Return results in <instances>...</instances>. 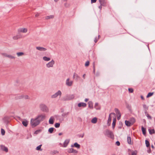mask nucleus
Returning a JSON list of instances; mask_svg holds the SVG:
<instances>
[{
	"mask_svg": "<svg viewBox=\"0 0 155 155\" xmlns=\"http://www.w3.org/2000/svg\"><path fill=\"white\" fill-rule=\"evenodd\" d=\"M40 123L39 121L38 120L36 117L35 119L32 118L31 119L30 123L32 127L38 125Z\"/></svg>",
	"mask_w": 155,
	"mask_h": 155,
	"instance_id": "nucleus-1",
	"label": "nucleus"
},
{
	"mask_svg": "<svg viewBox=\"0 0 155 155\" xmlns=\"http://www.w3.org/2000/svg\"><path fill=\"white\" fill-rule=\"evenodd\" d=\"M104 134L112 139L114 138V136L113 132L108 129H107L104 132Z\"/></svg>",
	"mask_w": 155,
	"mask_h": 155,
	"instance_id": "nucleus-2",
	"label": "nucleus"
},
{
	"mask_svg": "<svg viewBox=\"0 0 155 155\" xmlns=\"http://www.w3.org/2000/svg\"><path fill=\"white\" fill-rule=\"evenodd\" d=\"M45 114H42L38 115L36 118L39 121L40 123L41 121H43L45 118Z\"/></svg>",
	"mask_w": 155,
	"mask_h": 155,
	"instance_id": "nucleus-3",
	"label": "nucleus"
},
{
	"mask_svg": "<svg viewBox=\"0 0 155 155\" xmlns=\"http://www.w3.org/2000/svg\"><path fill=\"white\" fill-rule=\"evenodd\" d=\"M40 108L41 110L43 112H47L48 110L47 106L44 104H41L40 105Z\"/></svg>",
	"mask_w": 155,
	"mask_h": 155,
	"instance_id": "nucleus-4",
	"label": "nucleus"
},
{
	"mask_svg": "<svg viewBox=\"0 0 155 155\" xmlns=\"http://www.w3.org/2000/svg\"><path fill=\"white\" fill-rule=\"evenodd\" d=\"M62 93L61 91L60 90L58 91L57 92H56L54 94L52 95L51 96V98H54L57 97L58 96L60 97L61 96Z\"/></svg>",
	"mask_w": 155,
	"mask_h": 155,
	"instance_id": "nucleus-5",
	"label": "nucleus"
},
{
	"mask_svg": "<svg viewBox=\"0 0 155 155\" xmlns=\"http://www.w3.org/2000/svg\"><path fill=\"white\" fill-rule=\"evenodd\" d=\"M74 97V96L73 94L67 96L64 99V101H68L73 99Z\"/></svg>",
	"mask_w": 155,
	"mask_h": 155,
	"instance_id": "nucleus-6",
	"label": "nucleus"
},
{
	"mask_svg": "<svg viewBox=\"0 0 155 155\" xmlns=\"http://www.w3.org/2000/svg\"><path fill=\"white\" fill-rule=\"evenodd\" d=\"M54 64V60H52L51 61L48 62L46 64V67L48 68L52 67L53 66V65Z\"/></svg>",
	"mask_w": 155,
	"mask_h": 155,
	"instance_id": "nucleus-7",
	"label": "nucleus"
},
{
	"mask_svg": "<svg viewBox=\"0 0 155 155\" xmlns=\"http://www.w3.org/2000/svg\"><path fill=\"white\" fill-rule=\"evenodd\" d=\"M73 78L76 81H78L81 79L80 77L75 73H74Z\"/></svg>",
	"mask_w": 155,
	"mask_h": 155,
	"instance_id": "nucleus-8",
	"label": "nucleus"
},
{
	"mask_svg": "<svg viewBox=\"0 0 155 155\" xmlns=\"http://www.w3.org/2000/svg\"><path fill=\"white\" fill-rule=\"evenodd\" d=\"M0 148L1 150L3 151H4L6 152H7L8 151V150L7 147H5L3 145H1L0 146Z\"/></svg>",
	"mask_w": 155,
	"mask_h": 155,
	"instance_id": "nucleus-9",
	"label": "nucleus"
},
{
	"mask_svg": "<svg viewBox=\"0 0 155 155\" xmlns=\"http://www.w3.org/2000/svg\"><path fill=\"white\" fill-rule=\"evenodd\" d=\"M18 31V32L26 33L27 31V29L26 28H20Z\"/></svg>",
	"mask_w": 155,
	"mask_h": 155,
	"instance_id": "nucleus-10",
	"label": "nucleus"
},
{
	"mask_svg": "<svg viewBox=\"0 0 155 155\" xmlns=\"http://www.w3.org/2000/svg\"><path fill=\"white\" fill-rule=\"evenodd\" d=\"M66 84L68 86H71L73 84V81H69V78H68L66 81Z\"/></svg>",
	"mask_w": 155,
	"mask_h": 155,
	"instance_id": "nucleus-11",
	"label": "nucleus"
},
{
	"mask_svg": "<svg viewBox=\"0 0 155 155\" xmlns=\"http://www.w3.org/2000/svg\"><path fill=\"white\" fill-rule=\"evenodd\" d=\"M36 48L37 50L40 51H45L47 50V49L46 48L43 47H36Z\"/></svg>",
	"mask_w": 155,
	"mask_h": 155,
	"instance_id": "nucleus-12",
	"label": "nucleus"
},
{
	"mask_svg": "<svg viewBox=\"0 0 155 155\" xmlns=\"http://www.w3.org/2000/svg\"><path fill=\"white\" fill-rule=\"evenodd\" d=\"M68 152L69 153H78V151L75 150H74L73 148H71L69 149L68 150Z\"/></svg>",
	"mask_w": 155,
	"mask_h": 155,
	"instance_id": "nucleus-13",
	"label": "nucleus"
},
{
	"mask_svg": "<svg viewBox=\"0 0 155 155\" xmlns=\"http://www.w3.org/2000/svg\"><path fill=\"white\" fill-rule=\"evenodd\" d=\"M9 118L7 116H5L3 118V120L5 123H7L9 122Z\"/></svg>",
	"mask_w": 155,
	"mask_h": 155,
	"instance_id": "nucleus-14",
	"label": "nucleus"
},
{
	"mask_svg": "<svg viewBox=\"0 0 155 155\" xmlns=\"http://www.w3.org/2000/svg\"><path fill=\"white\" fill-rule=\"evenodd\" d=\"M113 114L114 115H115V114L114 113H111L109 115V117L108 118V120H107V123L108 124H109V125H110V122L111 121V118L110 117V115L111 114Z\"/></svg>",
	"mask_w": 155,
	"mask_h": 155,
	"instance_id": "nucleus-15",
	"label": "nucleus"
},
{
	"mask_svg": "<svg viewBox=\"0 0 155 155\" xmlns=\"http://www.w3.org/2000/svg\"><path fill=\"white\" fill-rule=\"evenodd\" d=\"M99 1L101 5L104 6H106V3L105 2V0H99Z\"/></svg>",
	"mask_w": 155,
	"mask_h": 155,
	"instance_id": "nucleus-16",
	"label": "nucleus"
},
{
	"mask_svg": "<svg viewBox=\"0 0 155 155\" xmlns=\"http://www.w3.org/2000/svg\"><path fill=\"white\" fill-rule=\"evenodd\" d=\"M87 104L83 102H81L79 103L78 104V106L79 107H85L86 106Z\"/></svg>",
	"mask_w": 155,
	"mask_h": 155,
	"instance_id": "nucleus-17",
	"label": "nucleus"
},
{
	"mask_svg": "<svg viewBox=\"0 0 155 155\" xmlns=\"http://www.w3.org/2000/svg\"><path fill=\"white\" fill-rule=\"evenodd\" d=\"M70 141L69 139H66L65 140L63 143V147H66L67 146Z\"/></svg>",
	"mask_w": 155,
	"mask_h": 155,
	"instance_id": "nucleus-18",
	"label": "nucleus"
},
{
	"mask_svg": "<svg viewBox=\"0 0 155 155\" xmlns=\"http://www.w3.org/2000/svg\"><path fill=\"white\" fill-rule=\"evenodd\" d=\"M88 107L91 109L93 108V103L91 101H89L88 102Z\"/></svg>",
	"mask_w": 155,
	"mask_h": 155,
	"instance_id": "nucleus-19",
	"label": "nucleus"
},
{
	"mask_svg": "<svg viewBox=\"0 0 155 155\" xmlns=\"http://www.w3.org/2000/svg\"><path fill=\"white\" fill-rule=\"evenodd\" d=\"M54 118L53 117H51L49 120V124H53L54 122Z\"/></svg>",
	"mask_w": 155,
	"mask_h": 155,
	"instance_id": "nucleus-20",
	"label": "nucleus"
},
{
	"mask_svg": "<svg viewBox=\"0 0 155 155\" xmlns=\"http://www.w3.org/2000/svg\"><path fill=\"white\" fill-rule=\"evenodd\" d=\"M71 146V147H74L78 148H80V145L77 143H75L74 145H72Z\"/></svg>",
	"mask_w": 155,
	"mask_h": 155,
	"instance_id": "nucleus-21",
	"label": "nucleus"
},
{
	"mask_svg": "<svg viewBox=\"0 0 155 155\" xmlns=\"http://www.w3.org/2000/svg\"><path fill=\"white\" fill-rule=\"evenodd\" d=\"M148 131L149 134L151 135L155 133V131L154 129H151V128H149L148 129Z\"/></svg>",
	"mask_w": 155,
	"mask_h": 155,
	"instance_id": "nucleus-22",
	"label": "nucleus"
},
{
	"mask_svg": "<svg viewBox=\"0 0 155 155\" xmlns=\"http://www.w3.org/2000/svg\"><path fill=\"white\" fill-rule=\"evenodd\" d=\"M141 130L143 133V134L145 136L146 134V129L144 128L143 126H142Z\"/></svg>",
	"mask_w": 155,
	"mask_h": 155,
	"instance_id": "nucleus-23",
	"label": "nucleus"
},
{
	"mask_svg": "<svg viewBox=\"0 0 155 155\" xmlns=\"http://www.w3.org/2000/svg\"><path fill=\"white\" fill-rule=\"evenodd\" d=\"M28 122L26 120H25L23 121H22V124L25 127L28 126Z\"/></svg>",
	"mask_w": 155,
	"mask_h": 155,
	"instance_id": "nucleus-24",
	"label": "nucleus"
},
{
	"mask_svg": "<svg viewBox=\"0 0 155 155\" xmlns=\"http://www.w3.org/2000/svg\"><path fill=\"white\" fill-rule=\"evenodd\" d=\"M116 118H114L113 119V122L112 123V128L113 129H114L115 126V124H116Z\"/></svg>",
	"mask_w": 155,
	"mask_h": 155,
	"instance_id": "nucleus-25",
	"label": "nucleus"
},
{
	"mask_svg": "<svg viewBox=\"0 0 155 155\" xmlns=\"http://www.w3.org/2000/svg\"><path fill=\"white\" fill-rule=\"evenodd\" d=\"M125 125L128 127H130L132 125L131 123L127 120H125Z\"/></svg>",
	"mask_w": 155,
	"mask_h": 155,
	"instance_id": "nucleus-26",
	"label": "nucleus"
},
{
	"mask_svg": "<svg viewBox=\"0 0 155 155\" xmlns=\"http://www.w3.org/2000/svg\"><path fill=\"white\" fill-rule=\"evenodd\" d=\"M24 98V95H17L16 97L15 98L16 99H22Z\"/></svg>",
	"mask_w": 155,
	"mask_h": 155,
	"instance_id": "nucleus-27",
	"label": "nucleus"
},
{
	"mask_svg": "<svg viewBox=\"0 0 155 155\" xmlns=\"http://www.w3.org/2000/svg\"><path fill=\"white\" fill-rule=\"evenodd\" d=\"M97 118L96 117H94L91 120V122L92 123L95 124L97 123Z\"/></svg>",
	"mask_w": 155,
	"mask_h": 155,
	"instance_id": "nucleus-28",
	"label": "nucleus"
},
{
	"mask_svg": "<svg viewBox=\"0 0 155 155\" xmlns=\"http://www.w3.org/2000/svg\"><path fill=\"white\" fill-rule=\"evenodd\" d=\"M43 59L44 60L46 61H48L50 60V58L47 57L46 56H44L43 57Z\"/></svg>",
	"mask_w": 155,
	"mask_h": 155,
	"instance_id": "nucleus-29",
	"label": "nucleus"
},
{
	"mask_svg": "<svg viewBox=\"0 0 155 155\" xmlns=\"http://www.w3.org/2000/svg\"><path fill=\"white\" fill-rule=\"evenodd\" d=\"M131 138L130 137L128 136L127 137V141L129 144H131Z\"/></svg>",
	"mask_w": 155,
	"mask_h": 155,
	"instance_id": "nucleus-30",
	"label": "nucleus"
},
{
	"mask_svg": "<svg viewBox=\"0 0 155 155\" xmlns=\"http://www.w3.org/2000/svg\"><path fill=\"white\" fill-rule=\"evenodd\" d=\"M54 17V16L53 15H51L49 16H48L45 17V19H52Z\"/></svg>",
	"mask_w": 155,
	"mask_h": 155,
	"instance_id": "nucleus-31",
	"label": "nucleus"
},
{
	"mask_svg": "<svg viewBox=\"0 0 155 155\" xmlns=\"http://www.w3.org/2000/svg\"><path fill=\"white\" fill-rule=\"evenodd\" d=\"M20 36L19 35H17L16 36H14L13 37V39L14 40H17L18 38H20Z\"/></svg>",
	"mask_w": 155,
	"mask_h": 155,
	"instance_id": "nucleus-32",
	"label": "nucleus"
},
{
	"mask_svg": "<svg viewBox=\"0 0 155 155\" xmlns=\"http://www.w3.org/2000/svg\"><path fill=\"white\" fill-rule=\"evenodd\" d=\"M54 128L53 127H51L49 128L48 130L49 132L51 134L53 132Z\"/></svg>",
	"mask_w": 155,
	"mask_h": 155,
	"instance_id": "nucleus-33",
	"label": "nucleus"
},
{
	"mask_svg": "<svg viewBox=\"0 0 155 155\" xmlns=\"http://www.w3.org/2000/svg\"><path fill=\"white\" fill-rule=\"evenodd\" d=\"M130 121L131 122H130L131 123V124H133L135 122V120L134 118L132 117L130 118Z\"/></svg>",
	"mask_w": 155,
	"mask_h": 155,
	"instance_id": "nucleus-34",
	"label": "nucleus"
},
{
	"mask_svg": "<svg viewBox=\"0 0 155 155\" xmlns=\"http://www.w3.org/2000/svg\"><path fill=\"white\" fill-rule=\"evenodd\" d=\"M98 104L97 103H96L95 104L94 108L97 110H99L100 108L98 107Z\"/></svg>",
	"mask_w": 155,
	"mask_h": 155,
	"instance_id": "nucleus-35",
	"label": "nucleus"
},
{
	"mask_svg": "<svg viewBox=\"0 0 155 155\" xmlns=\"http://www.w3.org/2000/svg\"><path fill=\"white\" fill-rule=\"evenodd\" d=\"M143 107L144 110H148V107L145 104H143Z\"/></svg>",
	"mask_w": 155,
	"mask_h": 155,
	"instance_id": "nucleus-36",
	"label": "nucleus"
},
{
	"mask_svg": "<svg viewBox=\"0 0 155 155\" xmlns=\"http://www.w3.org/2000/svg\"><path fill=\"white\" fill-rule=\"evenodd\" d=\"M153 94H154L153 92L149 93H148V94L147 95V97L148 98V97H149L152 96L153 95Z\"/></svg>",
	"mask_w": 155,
	"mask_h": 155,
	"instance_id": "nucleus-37",
	"label": "nucleus"
},
{
	"mask_svg": "<svg viewBox=\"0 0 155 155\" xmlns=\"http://www.w3.org/2000/svg\"><path fill=\"white\" fill-rule=\"evenodd\" d=\"M114 110L115 112H116L117 114L118 115L120 114V111L118 109L116 108Z\"/></svg>",
	"mask_w": 155,
	"mask_h": 155,
	"instance_id": "nucleus-38",
	"label": "nucleus"
},
{
	"mask_svg": "<svg viewBox=\"0 0 155 155\" xmlns=\"http://www.w3.org/2000/svg\"><path fill=\"white\" fill-rule=\"evenodd\" d=\"M145 144L147 147H148L150 146V144L149 142L147 140H145Z\"/></svg>",
	"mask_w": 155,
	"mask_h": 155,
	"instance_id": "nucleus-39",
	"label": "nucleus"
},
{
	"mask_svg": "<svg viewBox=\"0 0 155 155\" xmlns=\"http://www.w3.org/2000/svg\"><path fill=\"white\" fill-rule=\"evenodd\" d=\"M16 54L18 56H20L23 55L24 53L22 52H19L17 53Z\"/></svg>",
	"mask_w": 155,
	"mask_h": 155,
	"instance_id": "nucleus-40",
	"label": "nucleus"
},
{
	"mask_svg": "<svg viewBox=\"0 0 155 155\" xmlns=\"http://www.w3.org/2000/svg\"><path fill=\"white\" fill-rule=\"evenodd\" d=\"M42 146V145L41 144L40 145H39V146H38L36 148V150H40L41 151L42 150V149H41V147Z\"/></svg>",
	"mask_w": 155,
	"mask_h": 155,
	"instance_id": "nucleus-41",
	"label": "nucleus"
},
{
	"mask_svg": "<svg viewBox=\"0 0 155 155\" xmlns=\"http://www.w3.org/2000/svg\"><path fill=\"white\" fill-rule=\"evenodd\" d=\"M1 133L2 135H4L5 134V131L2 128L1 129Z\"/></svg>",
	"mask_w": 155,
	"mask_h": 155,
	"instance_id": "nucleus-42",
	"label": "nucleus"
},
{
	"mask_svg": "<svg viewBox=\"0 0 155 155\" xmlns=\"http://www.w3.org/2000/svg\"><path fill=\"white\" fill-rule=\"evenodd\" d=\"M60 126V124L59 123H56L54 124V126L56 128H58Z\"/></svg>",
	"mask_w": 155,
	"mask_h": 155,
	"instance_id": "nucleus-43",
	"label": "nucleus"
},
{
	"mask_svg": "<svg viewBox=\"0 0 155 155\" xmlns=\"http://www.w3.org/2000/svg\"><path fill=\"white\" fill-rule=\"evenodd\" d=\"M41 131V130H38L35 131V132H34V134H37L38 133H40Z\"/></svg>",
	"mask_w": 155,
	"mask_h": 155,
	"instance_id": "nucleus-44",
	"label": "nucleus"
},
{
	"mask_svg": "<svg viewBox=\"0 0 155 155\" xmlns=\"http://www.w3.org/2000/svg\"><path fill=\"white\" fill-rule=\"evenodd\" d=\"M7 57L11 59H15V57L14 56H12L10 55H8Z\"/></svg>",
	"mask_w": 155,
	"mask_h": 155,
	"instance_id": "nucleus-45",
	"label": "nucleus"
},
{
	"mask_svg": "<svg viewBox=\"0 0 155 155\" xmlns=\"http://www.w3.org/2000/svg\"><path fill=\"white\" fill-rule=\"evenodd\" d=\"M93 72L94 73H95V62H94L93 63Z\"/></svg>",
	"mask_w": 155,
	"mask_h": 155,
	"instance_id": "nucleus-46",
	"label": "nucleus"
},
{
	"mask_svg": "<svg viewBox=\"0 0 155 155\" xmlns=\"http://www.w3.org/2000/svg\"><path fill=\"white\" fill-rule=\"evenodd\" d=\"M64 6L66 7V8H68L69 7V4L68 3H67V2H66L65 3H64Z\"/></svg>",
	"mask_w": 155,
	"mask_h": 155,
	"instance_id": "nucleus-47",
	"label": "nucleus"
},
{
	"mask_svg": "<svg viewBox=\"0 0 155 155\" xmlns=\"http://www.w3.org/2000/svg\"><path fill=\"white\" fill-rule=\"evenodd\" d=\"M122 123L121 122H119V126L118 127V128L119 129H121L122 128Z\"/></svg>",
	"mask_w": 155,
	"mask_h": 155,
	"instance_id": "nucleus-48",
	"label": "nucleus"
},
{
	"mask_svg": "<svg viewBox=\"0 0 155 155\" xmlns=\"http://www.w3.org/2000/svg\"><path fill=\"white\" fill-rule=\"evenodd\" d=\"M128 91L130 93H132L134 91L133 89L132 88H129Z\"/></svg>",
	"mask_w": 155,
	"mask_h": 155,
	"instance_id": "nucleus-49",
	"label": "nucleus"
},
{
	"mask_svg": "<svg viewBox=\"0 0 155 155\" xmlns=\"http://www.w3.org/2000/svg\"><path fill=\"white\" fill-rule=\"evenodd\" d=\"M146 116L147 117L148 119H151L152 117L149 114H146Z\"/></svg>",
	"mask_w": 155,
	"mask_h": 155,
	"instance_id": "nucleus-50",
	"label": "nucleus"
},
{
	"mask_svg": "<svg viewBox=\"0 0 155 155\" xmlns=\"http://www.w3.org/2000/svg\"><path fill=\"white\" fill-rule=\"evenodd\" d=\"M25 99H29V97L27 95H24V98Z\"/></svg>",
	"mask_w": 155,
	"mask_h": 155,
	"instance_id": "nucleus-51",
	"label": "nucleus"
},
{
	"mask_svg": "<svg viewBox=\"0 0 155 155\" xmlns=\"http://www.w3.org/2000/svg\"><path fill=\"white\" fill-rule=\"evenodd\" d=\"M68 114V112L67 113H63L62 114V116L64 117L66 116Z\"/></svg>",
	"mask_w": 155,
	"mask_h": 155,
	"instance_id": "nucleus-52",
	"label": "nucleus"
},
{
	"mask_svg": "<svg viewBox=\"0 0 155 155\" xmlns=\"http://www.w3.org/2000/svg\"><path fill=\"white\" fill-rule=\"evenodd\" d=\"M89 64V61H87L85 63V66L86 67L88 66Z\"/></svg>",
	"mask_w": 155,
	"mask_h": 155,
	"instance_id": "nucleus-53",
	"label": "nucleus"
},
{
	"mask_svg": "<svg viewBox=\"0 0 155 155\" xmlns=\"http://www.w3.org/2000/svg\"><path fill=\"white\" fill-rule=\"evenodd\" d=\"M137 153L136 151H134L132 153L131 155H136Z\"/></svg>",
	"mask_w": 155,
	"mask_h": 155,
	"instance_id": "nucleus-54",
	"label": "nucleus"
},
{
	"mask_svg": "<svg viewBox=\"0 0 155 155\" xmlns=\"http://www.w3.org/2000/svg\"><path fill=\"white\" fill-rule=\"evenodd\" d=\"M2 54L4 56L7 57L8 54H7L6 53H2Z\"/></svg>",
	"mask_w": 155,
	"mask_h": 155,
	"instance_id": "nucleus-55",
	"label": "nucleus"
},
{
	"mask_svg": "<svg viewBox=\"0 0 155 155\" xmlns=\"http://www.w3.org/2000/svg\"><path fill=\"white\" fill-rule=\"evenodd\" d=\"M99 39H98V38H97V37H96L95 38H94V42L95 43H96L97 42V41H98V40Z\"/></svg>",
	"mask_w": 155,
	"mask_h": 155,
	"instance_id": "nucleus-56",
	"label": "nucleus"
},
{
	"mask_svg": "<svg viewBox=\"0 0 155 155\" xmlns=\"http://www.w3.org/2000/svg\"><path fill=\"white\" fill-rule=\"evenodd\" d=\"M40 13H36V14L35 15V16L36 17H37L39 16L40 15Z\"/></svg>",
	"mask_w": 155,
	"mask_h": 155,
	"instance_id": "nucleus-57",
	"label": "nucleus"
},
{
	"mask_svg": "<svg viewBox=\"0 0 155 155\" xmlns=\"http://www.w3.org/2000/svg\"><path fill=\"white\" fill-rule=\"evenodd\" d=\"M116 144L118 146H119L120 145V142L119 141H117L116 143Z\"/></svg>",
	"mask_w": 155,
	"mask_h": 155,
	"instance_id": "nucleus-58",
	"label": "nucleus"
},
{
	"mask_svg": "<svg viewBox=\"0 0 155 155\" xmlns=\"http://www.w3.org/2000/svg\"><path fill=\"white\" fill-rule=\"evenodd\" d=\"M84 134H83L82 135H78V137H81V138H83L84 136Z\"/></svg>",
	"mask_w": 155,
	"mask_h": 155,
	"instance_id": "nucleus-59",
	"label": "nucleus"
},
{
	"mask_svg": "<svg viewBox=\"0 0 155 155\" xmlns=\"http://www.w3.org/2000/svg\"><path fill=\"white\" fill-rule=\"evenodd\" d=\"M118 115H119V116L118 117H117V119L118 120H119L120 118L121 114H118Z\"/></svg>",
	"mask_w": 155,
	"mask_h": 155,
	"instance_id": "nucleus-60",
	"label": "nucleus"
},
{
	"mask_svg": "<svg viewBox=\"0 0 155 155\" xmlns=\"http://www.w3.org/2000/svg\"><path fill=\"white\" fill-rule=\"evenodd\" d=\"M91 3H92L96 2L97 1V0H91Z\"/></svg>",
	"mask_w": 155,
	"mask_h": 155,
	"instance_id": "nucleus-61",
	"label": "nucleus"
},
{
	"mask_svg": "<svg viewBox=\"0 0 155 155\" xmlns=\"http://www.w3.org/2000/svg\"><path fill=\"white\" fill-rule=\"evenodd\" d=\"M147 152L148 153H150L151 152V150L150 149V148L149 149V150H148L147 151Z\"/></svg>",
	"mask_w": 155,
	"mask_h": 155,
	"instance_id": "nucleus-62",
	"label": "nucleus"
},
{
	"mask_svg": "<svg viewBox=\"0 0 155 155\" xmlns=\"http://www.w3.org/2000/svg\"><path fill=\"white\" fill-rule=\"evenodd\" d=\"M147 110H144V113L146 115V114H148L147 113Z\"/></svg>",
	"mask_w": 155,
	"mask_h": 155,
	"instance_id": "nucleus-63",
	"label": "nucleus"
},
{
	"mask_svg": "<svg viewBox=\"0 0 155 155\" xmlns=\"http://www.w3.org/2000/svg\"><path fill=\"white\" fill-rule=\"evenodd\" d=\"M102 6V5H100L99 6V8L100 9V10H101V9Z\"/></svg>",
	"mask_w": 155,
	"mask_h": 155,
	"instance_id": "nucleus-64",
	"label": "nucleus"
}]
</instances>
